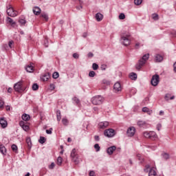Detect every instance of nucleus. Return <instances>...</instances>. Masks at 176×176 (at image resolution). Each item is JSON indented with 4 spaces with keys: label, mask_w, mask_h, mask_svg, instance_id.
I'll return each mask as SVG.
<instances>
[{
    "label": "nucleus",
    "mask_w": 176,
    "mask_h": 176,
    "mask_svg": "<svg viewBox=\"0 0 176 176\" xmlns=\"http://www.w3.org/2000/svg\"><path fill=\"white\" fill-rule=\"evenodd\" d=\"M160 79V76L158 74H155L154 76H153L152 78H151V85L152 86H157V85H159V80Z\"/></svg>",
    "instance_id": "nucleus-9"
},
{
    "label": "nucleus",
    "mask_w": 176,
    "mask_h": 176,
    "mask_svg": "<svg viewBox=\"0 0 176 176\" xmlns=\"http://www.w3.org/2000/svg\"><path fill=\"white\" fill-rule=\"evenodd\" d=\"M4 104H5V102H3V101H0V108H2V107H3Z\"/></svg>",
    "instance_id": "nucleus-62"
},
{
    "label": "nucleus",
    "mask_w": 176,
    "mask_h": 176,
    "mask_svg": "<svg viewBox=\"0 0 176 176\" xmlns=\"http://www.w3.org/2000/svg\"><path fill=\"white\" fill-rule=\"evenodd\" d=\"M155 63H162L163 61V57L160 54H155Z\"/></svg>",
    "instance_id": "nucleus-18"
},
{
    "label": "nucleus",
    "mask_w": 176,
    "mask_h": 176,
    "mask_svg": "<svg viewBox=\"0 0 176 176\" xmlns=\"http://www.w3.org/2000/svg\"><path fill=\"white\" fill-rule=\"evenodd\" d=\"M147 60H149V54H144L142 58L139 60L138 63L135 65L136 69L140 71V69H141V68H142V67L146 64Z\"/></svg>",
    "instance_id": "nucleus-1"
},
{
    "label": "nucleus",
    "mask_w": 176,
    "mask_h": 176,
    "mask_svg": "<svg viewBox=\"0 0 176 176\" xmlns=\"http://www.w3.org/2000/svg\"><path fill=\"white\" fill-rule=\"evenodd\" d=\"M12 45H13V41H9L8 46L10 49H12Z\"/></svg>",
    "instance_id": "nucleus-55"
},
{
    "label": "nucleus",
    "mask_w": 176,
    "mask_h": 176,
    "mask_svg": "<svg viewBox=\"0 0 176 176\" xmlns=\"http://www.w3.org/2000/svg\"><path fill=\"white\" fill-rule=\"evenodd\" d=\"M163 115H164V111H162V110H161V111H160V116H163Z\"/></svg>",
    "instance_id": "nucleus-63"
},
{
    "label": "nucleus",
    "mask_w": 176,
    "mask_h": 176,
    "mask_svg": "<svg viewBox=\"0 0 176 176\" xmlns=\"http://www.w3.org/2000/svg\"><path fill=\"white\" fill-rule=\"evenodd\" d=\"M116 132L113 129H106L104 131V137H108V138H112V137H115Z\"/></svg>",
    "instance_id": "nucleus-7"
},
{
    "label": "nucleus",
    "mask_w": 176,
    "mask_h": 176,
    "mask_svg": "<svg viewBox=\"0 0 176 176\" xmlns=\"http://www.w3.org/2000/svg\"><path fill=\"white\" fill-rule=\"evenodd\" d=\"M88 57H89L90 58H91V57L94 56V54H93V52H89L87 54Z\"/></svg>",
    "instance_id": "nucleus-53"
},
{
    "label": "nucleus",
    "mask_w": 176,
    "mask_h": 176,
    "mask_svg": "<svg viewBox=\"0 0 176 176\" xmlns=\"http://www.w3.org/2000/svg\"><path fill=\"white\" fill-rule=\"evenodd\" d=\"M152 17L155 21L159 20V15L157 14H153Z\"/></svg>",
    "instance_id": "nucleus-43"
},
{
    "label": "nucleus",
    "mask_w": 176,
    "mask_h": 176,
    "mask_svg": "<svg viewBox=\"0 0 176 176\" xmlns=\"http://www.w3.org/2000/svg\"><path fill=\"white\" fill-rule=\"evenodd\" d=\"M13 91V89H12V87H9L8 89V93H12Z\"/></svg>",
    "instance_id": "nucleus-60"
},
{
    "label": "nucleus",
    "mask_w": 176,
    "mask_h": 176,
    "mask_svg": "<svg viewBox=\"0 0 176 176\" xmlns=\"http://www.w3.org/2000/svg\"><path fill=\"white\" fill-rule=\"evenodd\" d=\"M171 35H173V36H174L175 38L176 37V32L175 31H173L171 32Z\"/></svg>",
    "instance_id": "nucleus-59"
},
{
    "label": "nucleus",
    "mask_w": 176,
    "mask_h": 176,
    "mask_svg": "<svg viewBox=\"0 0 176 176\" xmlns=\"http://www.w3.org/2000/svg\"><path fill=\"white\" fill-rule=\"evenodd\" d=\"M145 124H146L145 121L140 120L138 122V126H139V127H142V126H145Z\"/></svg>",
    "instance_id": "nucleus-31"
},
{
    "label": "nucleus",
    "mask_w": 176,
    "mask_h": 176,
    "mask_svg": "<svg viewBox=\"0 0 176 176\" xmlns=\"http://www.w3.org/2000/svg\"><path fill=\"white\" fill-rule=\"evenodd\" d=\"M161 129H162V124H157V130L158 131H160Z\"/></svg>",
    "instance_id": "nucleus-50"
},
{
    "label": "nucleus",
    "mask_w": 176,
    "mask_h": 176,
    "mask_svg": "<svg viewBox=\"0 0 176 176\" xmlns=\"http://www.w3.org/2000/svg\"><path fill=\"white\" fill-rule=\"evenodd\" d=\"M7 21L10 24H11V25H16V22L13 21V19L10 17H7Z\"/></svg>",
    "instance_id": "nucleus-27"
},
{
    "label": "nucleus",
    "mask_w": 176,
    "mask_h": 176,
    "mask_svg": "<svg viewBox=\"0 0 176 176\" xmlns=\"http://www.w3.org/2000/svg\"><path fill=\"white\" fill-rule=\"evenodd\" d=\"M0 152L2 153V155H5V153H6V148L5 146L2 144L0 145Z\"/></svg>",
    "instance_id": "nucleus-24"
},
{
    "label": "nucleus",
    "mask_w": 176,
    "mask_h": 176,
    "mask_svg": "<svg viewBox=\"0 0 176 176\" xmlns=\"http://www.w3.org/2000/svg\"><path fill=\"white\" fill-rule=\"evenodd\" d=\"M137 157L138 158L139 160H142L143 159L141 157V154H138Z\"/></svg>",
    "instance_id": "nucleus-61"
},
{
    "label": "nucleus",
    "mask_w": 176,
    "mask_h": 176,
    "mask_svg": "<svg viewBox=\"0 0 176 176\" xmlns=\"http://www.w3.org/2000/svg\"><path fill=\"white\" fill-rule=\"evenodd\" d=\"M19 23L20 24H21L22 25H25V23H27V21H25V19H19Z\"/></svg>",
    "instance_id": "nucleus-42"
},
{
    "label": "nucleus",
    "mask_w": 176,
    "mask_h": 176,
    "mask_svg": "<svg viewBox=\"0 0 176 176\" xmlns=\"http://www.w3.org/2000/svg\"><path fill=\"white\" fill-rule=\"evenodd\" d=\"M113 90L115 93H119V91H122V85L120 82H116L113 85Z\"/></svg>",
    "instance_id": "nucleus-12"
},
{
    "label": "nucleus",
    "mask_w": 176,
    "mask_h": 176,
    "mask_svg": "<svg viewBox=\"0 0 176 176\" xmlns=\"http://www.w3.org/2000/svg\"><path fill=\"white\" fill-rule=\"evenodd\" d=\"M91 102L94 105H101L104 102V97L96 96L91 98Z\"/></svg>",
    "instance_id": "nucleus-3"
},
{
    "label": "nucleus",
    "mask_w": 176,
    "mask_h": 176,
    "mask_svg": "<svg viewBox=\"0 0 176 176\" xmlns=\"http://www.w3.org/2000/svg\"><path fill=\"white\" fill-rule=\"evenodd\" d=\"M92 68L94 71H97V69H98V65L97 63H93Z\"/></svg>",
    "instance_id": "nucleus-40"
},
{
    "label": "nucleus",
    "mask_w": 176,
    "mask_h": 176,
    "mask_svg": "<svg viewBox=\"0 0 176 176\" xmlns=\"http://www.w3.org/2000/svg\"><path fill=\"white\" fill-rule=\"evenodd\" d=\"M128 137H133L135 134V128L134 126L129 127L126 131Z\"/></svg>",
    "instance_id": "nucleus-11"
},
{
    "label": "nucleus",
    "mask_w": 176,
    "mask_h": 176,
    "mask_svg": "<svg viewBox=\"0 0 176 176\" xmlns=\"http://www.w3.org/2000/svg\"><path fill=\"white\" fill-rule=\"evenodd\" d=\"M89 78H94V76H96V72L94 71L89 72Z\"/></svg>",
    "instance_id": "nucleus-38"
},
{
    "label": "nucleus",
    "mask_w": 176,
    "mask_h": 176,
    "mask_svg": "<svg viewBox=\"0 0 176 176\" xmlns=\"http://www.w3.org/2000/svg\"><path fill=\"white\" fill-rule=\"evenodd\" d=\"M142 112H144V113H147L148 115H152V110L149 109L148 107H143L142 109Z\"/></svg>",
    "instance_id": "nucleus-20"
},
{
    "label": "nucleus",
    "mask_w": 176,
    "mask_h": 176,
    "mask_svg": "<svg viewBox=\"0 0 176 176\" xmlns=\"http://www.w3.org/2000/svg\"><path fill=\"white\" fill-rule=\"evenodd\" d=\"M51 90H54L56 89V85L54 84H50Z\"/></svg>",
    "instance_id": "nucleus-52"
},
{
    "label": "nucleus",
    "mask_w": 176,
    "mask_h": 176,
    "mask_svg": "<svg viewBox=\"0 0 176 176\" xmlns=\"http://www.w3.org/2000/svg\"><path fill=\"white\" fill-rule=\"evenodd\" d=\"M62 164H63V157H58L57 159V164L58 166H61Z\"/></svg>",
    "instance_id": "nucleus-35"
},
{
    "label": "nucleus",
    "mask_w": 176,
    "mask_h": 176,
    "mask_svg": "<svg viewBox=\"0 0 176 176\" xmlns=\"http://www.w3.org/2000/svg\"><path fill=\"white\" fill-rule=\"evenodd\" d=\"M129 78L131 80H137V74L132 72L129 74Z\"/></svg>",
    "instance_id": "nucleus-23"
},
{
    "label": "nucleus",
    "mask_w": 176,
    "mask_h": 176,
    "mask_svg": "<svg viewBox=\"0 0 176 176\" xmlns=\"http://www.w3.org/2000/svg\"><path fill=\"white\" fill-rule=\"evenodd\" d=\"M14 89L15 91H18L19 93H21V91H24L23 89V81H19L14 84Z\"/></svg>",
    "instance_id": "nucleus-8"
},
{
    "label": "nucleus",
    "mask_w": 176,
    "mask_h": 176,
    "mask_svg": "<svg viewBox=\"0 0 176 176\" xmlns=\"http://www.w3.org/2000/svg\"><path fill=\"white\" fill-rule=\"evenodd\" d=\"M59 76L60 74H58V72H54L52 74V78H54V79H57Z\"/></svg>",
    "instance_id": "nucleus-36"
},
{
    "label": "nucleus",
    "mask_w": 176,
    "mask_h": 176,
    "mask_svg": "<svg viewBox=\"0 0 176 176\" xmlns=\"http://www.w3.org/2000/svg\"><path fill=\"white\" fill-rule=\"evenodd\" d=\"M41 17H43V19H44L45 20V21H47V20H49V16L45 12H43L41 14Z\"/></svg>",
    "instance_id": "nucleus-29"
},
{
    "label": "nucleus",
    "mask_w": 176,
    "mask_h": 176,
    "mask_svg": "<svg viewBox=\"0 0 176 176\" xmlns=\"http://www.w3.org/2000/svg\"><path fill=\"white\" fill-rule=\"evenodd\" d=\"M25 69L26 72H34V66H32V64L30 63L25 67Z\"/></svg>",
    "instance_id": "nucleus-16"
},
{
    "label": "nucleus",
    "mask_w": 176,
    "mask_h": 176,
    "mask_svg": "<svg viewBox=\"0 0 176 176\" xmlns=\"http://www.w3.org/2000/svg\"><path fill=\"white\" fill-rule=\"evenodd\" d=\"M96 175V173L93 170L89 172V176H94Z\"/></svg>",
    "instance_id": "nucleus-57"
},
{
    "label": "nucleus",
    "mask_w": 176,
    "mask_h": 176,
    "mask_svg": "<svg viewBox=\"0 0 176 176\" xmlns=\"http://www.w3.org/2000/svg\"><path fill=\"white\" fill-rule=\"evenodd\" d=\"M162 156L165 159V160H167V159H169L170 157V155H168V154L167 153H164Z\"/></svg>",
    "instance_id": "nucleus-46"
},
{
    "label": "nucleus",
    "mask_w": 176,
    "mask_h": 176,
    "mask_svg": "<svg viewBox=\"0 0 176 176\" xmlns=\"http://www.w3.org/2000/svg\"><path fill=\"white\" fill-rule=\"evenodd\" d=\"M52 131H53V129L52 128H51L50 129H47L46 130V133L47 134H52Z\"/></svg>",
    "instance_id": "nucleus-49"
},
{
    "label": "nucleus",
    "mask_w": 176,
    "mask_h": 176,
    "mask_svg": "<svg viewBox=\"0 0 176 176\" xmlns=\"http://www.w3.org/2000/svg\"><path fill=\"white\" fill-rule=\"evenodd\" d=\"M150 138L151 140H156L157 138V134L155 131H150Z\"/></svg>",
    "instance_id": "nucleus-21"
},
{
    "label": "nucleus",
    "mask_w": 176,
    "mask_h": 176,
    "mask_svg": "<svg viewBox=\"0 0 176 176\" xmlns=\"http://www.w3.org/2000/svg\"><path fill=\"white\" fill-rule=\"evenodd\" d=\"M7 14L10 17H16V16L19 14V12H17V11H14L12 6H8L7 7Z\"/></svg>",
    "instance_id": "nucleus-6"
},
{
    "label": "nucleus",
    "mask_w": 176,
    "mask_h": 176,
    "mask_svg": "<svg viewBox=\"0 0 176 176\" xmlns=\"http://www.w3.org/2000/svg\"><path fill=\"white\" fill-rule=\"evenodd\" d=\"M22 119L25 121V122H28V120H30V119H31V117H30V115L27 114V113H23L22 115Z\"/></svg>",
    "instance_id": "nucleus-22"
},
{
    "label": "nucleus",
    "mask_w": 176,
    "mask_h": 176,
    "mask_svg": "<svg viewBox=\"0 0 176 176\" xmlns=\"http://www.w3.org/2000/svg\"><path fill=\"white\" fill-rule=\"evenodd\" d=\"M102 71H105L107 69V66L105 65H102L100 67Z\"/></svg>",
    "instance_id": "nucleus-48"
},
{
    "label": "nucleus",
    "mask_w": 176,
    "mask_h": 176,
    "mask_svg": "<svg viewBox=\"0 0 176 176\" xmlns=\"http://www.w3.org/2000/svg\"><path fill=\"white\" fill-rule=\"evenodd\" d=\"M41 12H42V10H41V8L39 7H34L33 8V13L36 16H39V14H41Z\"/></svg>",
    "instance_id": "nucleus-17"
},
{
    "label": "nucleus",
    "mask_w": 176,
    "mask_h": 176,
    "mask_svg": "<svg viewBox=\"0 0 176 176\" xmlns=\"http://www.w3.org/2000/svg\"><path fill=\"white\" fill-rule=\"evenodd\" d=\"M143 135L145 137V138H151V132H144Z\"/></svg>",
    "instance_id": "nucleus-34"
},
{
    "label": "nucleus",
    "mask_w": 176,
    "mask_h": 176,
    "mask_svg": "<svg viewBox=\"0 0 176 176\" xmlns=\"http://www.w3.org/2000/svg\"><path fill=\"white\" fill-rule=\"evenodd\" d=\"M70 156L76 164H79V155H78V153H76V148L72 149Z\"/></svg>",
    "instance_id": "nucleus-4"
},
{
    "label": "nucleus",
    "mask_w": 176,
    "mask_h": 176,
    "mask_svg": "<svg viewBox=\"0 0 176 176\" xmlns=\"http://www.w3.org/2000/svg\"><path fill=\"white\" fill-rule=\"evenodd\" d=\"M38 89H39V85H38L36 83L33 84L32 90L36 91L38 90Z\"/></svg>",
    "instance_id": "nucleus-39"
},
{
    "label": "nucleus",
    "mask_w": 176,
    "mask_h": 176,
    "mask_svg": "<svg viewBox=\"0 0 176 176\" xmlns=\"http://www.w3.org/2000/svg\"><path fill=\"white\" fill-rule=\"evenodd\" d=\"M11 148H12L13 152H14L15 153H19V148L17 147V145L12 144L11 146Z\"/></svg>",
    "instance_id": "nucleus-26"
},
{
    "label": "nucleus",
    "mask_w": 176,
    "mask_h": 176,
    "mask_svg": "<svg viewBox=\"0 0 176 176\" xmlns=\"http://www.w3.org/2000/svg\"><path fill=\"white\" fill-rule=\"evenodd\" d=\"M104 19V15L98 12L96 14V19L97 21H101Z\"/></svg>",
    "instance_id": "nucleus-19"
},
{
    "label": "nucleus",
    "mask_w": 176,
    "mask_h": 176,
    "mask_svg": "<svg viewBox=\"0 0 176 176\" xmlns=\"http://www.w3.org/2000/svg\"><path fill=\"white\" fill-rule=\"evenodd\" d=\"M0 124L2 129H6V127H8V121H6L5 118H0Z\"/></svg>",
    "instance_id": "nucleus-14"
},
{
    "label": "nucleus",
    "mask_w": 176,
    "mask_h": 176,
    "mask_svg": "<svg viewBox=\"0 0 176 176\" xmlns=\"http://www.w3.org/2000/svg\"><path fill=\"white\" fill-rule=\"evenodd\" d=\"M62 123L63 124H64V126H68V123H69L68 120L66 118H63L62 119Z\"/></svg>",
    "instance_id": "nucleus-33"
},
{
    "label": "nucleus",
    "mask_w": 176,
    "mask_h": 176,
    "mask_svg": "<svg viewBox=\"0 0 176 176\" xmlns=\"http://www.w3.org/2000/svg\"><path fill=\"white\" fill-rule=\"evenodd\" d=\"M73 57L74 58H79V54H78L77 53H74L73 54Z\"/></svg>",
    "instance_id": "nucleus-54"
},
{
    "label": "nucleus",
    "mask_w": 176,
    "mask_h": 176,
    "mask_svg": "<svg viewBox=\"0 0 176 176\" xmlns=\"http://www.w3.org/2000/svg\"><path fill=\"white\" fill-rule=\"evenodd\" d=\"M72 100H73L75 104H76V105L79 104V103L80 102L79 99L78 98H76V97L73 98Z\"/></svg>",
    "instance_id": "nucleus-37"
},
{
    "label": "nucleus",
    "mask_w": 176,
    "mask_h": 176,
    "mask_svg": "<svg viewBox=\"0 0 176 176\" xmlns=\"http://www.w3.org/2000/svg\"><path fill=\"white\" fill-rule=\"evenodd\" d=\"M170 95L169 94H167L166 96H165V100H166V101H168V100H170Z\"/></svg>",
    "instance_id": "nucleus-51"
},
{
    "label": "nucleus",
    "mask_w": 176,
    "mask_h": 176,
    "mask_svg": "<svg viewBox=\"0 0 176 176\" xmlns=\"http://www.w3.org/2000/svg\"><path fill=\"white\" fill-rule=\"evenodd\" d=\"M120 42L124 46H129L131 43V39L130 38V34H122L120 38Z\"/></svg>",
    "instance_id": "nucleus-2"
},
{
    "label": "nucleus",
    "mask_w": 176,
    "mask_h": 176,
    "mask_svg": "<svg viewBox=\"0 0 176 176\" xmlns=\"http://www.w3.org/2000/svg\"><path fill=\"white\" fill-rule=\"evenodd\" d=\"M19 126H21V128L23 129V130H24V131H28V130H30V126L25 124V122L23 120L19 122Z\"/></svg>",
    "instance_id": "nucleus-13"
},
{
    "label": "nucleus",
    "mask_w": 176,
    "mask_h": 176,
    "mask_svg": "<svg viewBox=\"0 0 176 176\" xmlns=\"http://www.w3.org/2000/svg\"><path fill=\"white\" fill-rule=\"evenodd\" d=\"M94 140H95V141H100V136L95 135L94 136Z\"/></svg>",
    "instance_id": "nucleus-56"
},
{
    "label": "nucleus",
    "mask_w": 176,
    "mask_h": 176,
    "mask_svg": "<svg viewBox=\"0 0 176 176\" xmlns=\"http://www.w3.org/2000/svg\"><path fill=\"white\" fill-rule=\"evenodd\" d=\"M173 68H174L175 72H176V62L173 65Z\"/></svg>",
    "instance_id": "nucleus-64"
},
{
    "label": "nucleus",
    "mask_w": 176,
    "mask_h": 176,
    "mask_svg": "<svg viewBox=\"0 0 176 176\" xmlns=\"http://www.w3.org/2000/svg\"><path fill=\"white\" fill-rule=\"evenodd\" d=\"M135 47V49H140V43H136Z\"/></svg>",
    "instance_id": "nucleus-58"
},
{
    "label": "nucleus",
    "mask_w": 176,
    "mask_h": 176,
    "mask_svg": "<svg viewBox=\"0 0 176 176\" xmlns=\"http://www.w3.org/2000/svg\"><path fill=\"white\" fill-rule=\"evenodd\" d=\"M26 142L30 148H31V146H32V142H31V138H27Z\"/></svg>",
    "instance_id": "nucleus-30"
},
{
    "label": "nucleus",
    "mask_w": 176,
    "mask_h": 176,
    "mask_svg": "<svg viewBox=\"0 0 176 176\" xmlns=\"http://www.w3.org/2000/svg\"><path fill=\"white\" fill-rule=\"evenodd\" d=\"M134 3H135V5L138 6L141 5V3H142V0H134Z\"/></svg>",
    "instance_id": "nucleus-41"
},
{
    "label": "nucleus",
    "mask_w": 176,
    "mask_h": 176,
    "mask_svg": "<svg viewBox=\"0 0 176 176\" xmlns=\"http://www.w3.org/2000/svg\"><path fill=\"white\" fill-rule=\"evenodd\" d=\"M38 142L40 144H45L46 142V138H45V137H40V139L38 140Z\"/></svg>",
    "instance_id": "nucleus-32"
},
{
    "label": "nucleus",
    "mask_w": 176,
    "mask_h": 176,
    "mask_svg": "<svg viewBox=\"0 0 176 176\" xmlns=\"http://www.w3.org/2000/svg\"><path fill=\"white\" fill-rule=\"evenodd\" d=\"M56 118L58 122H60V120H61V111H60V110H58L56 111Z\"/></svg>",
    "instance_id": "nucleus-28"
},
{
    "label": "nucleus",
    "mask_w": 176,
    "mask_h": 176,
    "mask_svg": "<svg viewBox=\"0 0 176 176\" xmlns=\"http://www.w3.org/2000/svg\"><path fill=\"white\" fill-rule=\"evenodd\" d=\"M94 148L96 149V152H100V144H96L94 145Z\"/></svg>",
    "instance_id": "nucleus-44"
},
{
    "label": "nucleus",
    "mask_w": 176,
    "mask_h": 176,
    "mask_svg": "<svg viewBox=\"0 0 176 176\" xmlns=\"http://www.w3.org/2000/svg\"><path fill=\"white\" fill-rule=\"evenodd\" d=\"M116 151V146H111L107 149V153H108L109 155H113V152Z\"/></svg>",
    "instance_id": "nucleus-15"
},
{
    "label": "nucleus",
    "mask_w": 176,
    "mask_h": 176,
    "mask_svg": "<svg viewBox=\"0 0 176 176\" xmlns=\"http://www.w3.org/2000/svg\"><path fill=\"white\" fill-rule=\"evenodd\" d=\"M50 78V74L47 73L45 74L43 76V80L44 82H47V80H49V79Z\"/></svg>",
    "instance_id": "nucleus-25"
},
{
    "label": "nucleus",
    "mask_w": 176,
    "mask_h": 176,
    "mask_svg": "<svg viewBox=\"0 0 176 176\" xmlns=\"http://www.w3.org/2000/svg\"><path fill=\"white\" fill-rule=\"evenodd\" d=\"M54 166H55L54 163L52 162V163L49 166V168H50V170H53V169L54 168Z\"/></svg>",
    "instance_id": "nucleus-47"
},
{
    "label": "nucleus",
    "mask_w": 176,
    "mask_h": 176,
    "mask_svg": "<svg viewBox=\"0 0 176 176\" xmlns=\"http://www.w3.org/2000/svg\"><path fill=\"white\" fill-rule=\"evenodd\" d=\"M108 126H109V122L108 121L100 122L98 124L99 129H101L102 130H104Z\"/></svg>",
    "instance_id": "nucleus-10"
},
{
    "label": "nucleus",
    "mask_w": 176,
    "mask_h": 176,
    "mask_svg": "<svg viewBox=\"0 0 176 176\" xmlns=\"http://www.w3.org/2000/svg\"><path fill=\"white\" fill-rule=\"evenodd\" d=\"M149 165L146 166V168H144L145 173H148V176H156L157 173H156V168L153 167L149 169Z\"/></svg>",
    "instance_id": "nucleus-5"
},
{
    "label": "nucleus",
    "mask_w": 176,
    "mask_h": 176,
    "mask_svg": "<svg viewBox=\"0 0 176 176\" xmlns=\"http://www.w3.org/2000/svg\"><path fill=\"white\" fill-rule=\"evenodd\" d=\"M119 19L120 20H124V19H126V15H124V13H121L119 15Z\"/></svg>",
    "instance_id": "nucleus-45"
}]
</instances>
